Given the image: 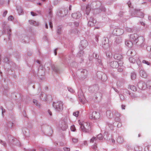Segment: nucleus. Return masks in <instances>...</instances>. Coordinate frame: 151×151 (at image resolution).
<instances>
[{
    "instance_id": "obj_1",
    "label": "nucleus",
    "mask_w": 151,
    "mask_h": 151,
    "mask_svg": "<svg viewBox=\"0 0 151 151\" xmlns=\"http://www.w3.org/2000/svg\"><path fill=\"white\" fill-rule=\"evenodd\" d=\"M99 90V86L97 84L91 86L88 88V90L90 92L95 94L93 98V99L96 102L99 101L98 100V99H100L102 96V94L100 92H98Z\"/></svg>"
},
{
    "instance_id": "obj_2",
    "label": "nucleus",
    "mask_w": 151,
    "mask_h": 151,
    "mask_svg": "<svg viewBox=\"0 0 151 151\" xmlns=\"http://www.w3.org/2000/svg\"><path fill=\"white\" fill-rule=\"evenodd\" d=\"M79 124L80 125L81 131L84 132L89 133L91 132V127L90 124L87 122L79 121Z\"/></svg>"
},
{
    "instance_id": "obj_3",
    "label": "nucleus",
    "mask_w": 151,
    "mask_h": 151,
    "mask_svg": "<svg viewBox=\"0 0 151 151\" xmlns=\"http://www.w3.org/2000/svg\"><path fill=\"white\" fill-rule=\"evenodd\" d=\"M52 105L55 111L57 112L61 111L63 109V104L61 101L53 102Z\"/></svg>"
},
{
    "instance_id": "obj_4",
    "label": "nucleus",
    "mask_w": 151,
    "mask_h": 151,
    "mask_svg": "<svg viewBox=\"0 0 151 151\" xmlns=\"http://www.w3.org/2000/svg\"><path fill=\"white\" fill-rule=\"evenodd\" d=\"M69 119L67 117H65L61 121L59 125V127L63 131L66 130L68 128V122Z\"/></svg>"
},
{
    "instance_id": "obj_5",
    "label": "nucleus",
    "mask_w": 151,
    "mask_h": 151,
    "mask_svg": "<svg viewBox=\"0 0 151 151\" xmlns=\"http://www.w3.org/2000/svg\"><path fill=\"white\" fill-rule=\"evenodd\" d=\"M87 71L85 69H80L78 70L76 72V75L78 77L85 78L87 76Z\"/></svg>"
},
{
    "instance_id": "obj_6",
    "label": "nucleus",
    "mask_w": 151,
    "mask_h": 151,
    "mask_svg": "<svg viewBox=\"0 0 151 151\" xmlns=\"http://www.w3.org/2000/svg\"><path fill=\"white\" fill-rule=\"evenodd\" d=\"M140 9H135L132 10L131 13V15L132 17H135L136 16L138 17L142 18L144 16V13L141 12Z\"/></svg>"
},
{
    "instance_id": "obj_7",
    "label": "nucleus",
    "mask_w": 151,
    "mask_h": 151,
    "mask_svg": "<svg viewBox=\"0 0 151 151\" xmlns=\"http://www.w3.org/2000/svg\"><path fill=\"white\" fill-rule=\"evenodd\" d=\"M8 142L11 145V144L17 145L21 146L19 141L17 139L14 138L11 135H8Z\"/></svg>"
},
{
    "instance_id": "obj_8",
    "label": "nucleus",
    "mask_w": 151,
    "mask_h": 151,
    "mask_svg": "<svg viewBox=\"0 0 151 151\" xmlns=\"http://www.w3.org/2000/svg\"><path fill=\"white\" fill-rule=\"evenodd\" d=\"M78 93L79 101L82 104H84L86 102V101L82 91L81 89L79 90Z\"/></svg>"
},
{
    "instance_id": "obj_9",
    "label": "nucleus",
    "mask_w": 151,
    "mask_h": 151,
    "mask_svg": "<svg viewBox=\"0 0 151 151\" xmlns=\"http://www.w3.org/2000/svg\"><path fill=\"white\" fill-rule=\"evenodd\" d=\"M135 44L140 47H143L145 45L144 38L142 36H139Z\"/></svg>"
},
{
    "instance_id": "obj_10",
    "label": "nucleus",
    "mask_w": 151,
    "mask_h": 151,
    "mask_svg": "<svg viewBox=\"0 0 151 151\" xmlns=\"http://www.w3.org/2000/svg\"><path fill=\"white\" fill-rule=\"evenodd\" d=\"M123 63L122 61L119 60L118 62L115 61H111L109 64L112 68H117L119 65L121 66Z\"/></svg>"
},
{
    "instance_id": "obj_11",
    "label": "nucleus",
    "mask_w": 151,
    "mask_h": 151,
    "mask_svg": "<svg viewBox=\"0 0 151 151\" xmlns=\"http://www.w3.org/2000/svg\"><path fill=\"white\" fill-rule=\"evenodd\" d=\"M97 75L99 79H101L103 81H105L107 79L106 75L101 72H98L97 73Z\"/></svg>"
},
{
    "instance_id": "obj_12",
    "label": "nucleus",
    "mask_w": 151,
    "mask_h": 151,
    "mask_svg": "<svg viewBox=\"0 0 151 151\" xmlns=\"http://www.w3.org/2000/svg\"><path fill=\"white\" fill-rule=\"evenodd\" d=\"M100 117L99 113L96 111H93L89 116V118L91 119H97Z\"/></svg>"
},
{
    "instance_id": "obj_13",
    "label": "nucleus",
    "mask_w": 151,
    "mask_h": 151,
    "mask_svg": "<svg viewBox=\"0 0 151 151\" xmlns=\"http://www.w3.org/2000/svg\"><path fill=\"white\" fill-rule=\"evenodd\" d=\"M88 45L87 41L84 40L81 41L80 44L79 46V48L80 50H83Z\"/></svg>"
},
{
    "instance_id": "obj_14",
    "label": "nucleus",
    "mask_w": 151,
    "mask_h": 151,
    "mask_svg": "<svg viewBox=\"0 0 151 151\" xmlns=\"http://www.w3.org/2000/svg\"><path fill=\"white\" fill-rule=\"evenodd\" d=\"M139 36L137 34H131L130 36V40L133 43L135 44Z\"/></svg>"
},
{
    "instance_id": "obj_15",
    "label": "nucleus",
    "mask_w": 151,
    "mask_h": 151,
    "mask_svg": "<svg viewBox=\"0 0 151 151\" xmlns=\"http://www.w3.org/2000/svg\"><path fill=\"white\" fill-rule=\"evenodd\" d=\"M137 86L139 89L142 90L145 89L147 87L146 83L145 82L142 81L139 82L138 83Z\"/></svg>"
},
{
    "instance_id": "obj_16",
    "label": "nucleus",
    "mask_w": 151,
    "mask_h": 151,
    "mask_svg": "<svg viewBox=\"0 0 151 151\" xmlns=\"http://www.w3.org/2000/svg\"><path fill=\"white\" fill-rule=\"evenodd\" d=\"M113 32L116 35L118 36L122 34L124 32V30L122 29L116 28L114 29Z\"/></svg>"
},
{
    "instance_id": "obj_17",
    "label": "nucleus",
    "mask_w": 151,
    "mask_h": 151,
    "mask_svg": "<svg viewBox=\"0 0 151 151\" xmlns=\"http://www.w3.org/2000/svg\"><path fill=\"white\" fill-rule=\"evenodd\" d=\"M115 120L116 122H114V126L118 127H120L122 125L121 122H120V119L119 117H115Z\"/></svg>"
},
{
    "instance_id": "obj_18",
    "label": "nucleus",
    "mask_w": 151,
    "mask_h": 151,
    "mask_svg": "<svg viewBox=\"0 0 151 151\" xmlns=\"http://www.w3.org/2000/svg\"><path fill=\"white\" fill-rule=\"evenodd\" d=\"M96 22V21L93 18L91 17L89 20L88 22V25L89 26L92 27L95 25V24Z\"/></svg>"
},
{
    "instance_id": "obj_19",
    "label": "nucleus",
    "mask_w": 151,
    "mask_h": 151,
    "mask_svg": "<svg viewBox=\"0 0 151 151\" xmlns=\"http://www.w3.org/2000/svg\"><path fill=\"white\" fill-rule=\"evenodd\" d=\"M72 17L74 19H78L81 16V14L79 12L73 13L71 15Z\"/></svg>"
},
{
    "instance_id": "obj_20",
    "label": "nucleus",
    "mask_w": 151,
    "mask_h": 151,
    "mask_svg": "<svg viewBox=\"0 0 151 151\" xmlns=\"http://www.w3.org/2000/svg\"><path fill=\"white\" fill-rule=\"evenodd\" d=\"M139 74L141 77L144 78H146L147 76L146 72L145 70L142 69H141L140 70Z\"/></svg>"
},
{
    "instance_id": "obj_21",
    "label": "nucleus",
    "mask_w": 151,
    "mask_h": 151,
    "mask_svg": "<svg viewBox=\"0 0 151 151\" xmlns=\"http://www.w3.org/2000/svg\"><path fill=\"white\" fill-rule=\"evenodd\" d=\"M114 58L116 60H120L122 58V55L121 54L116 53L114 55Z\"/></svg>"
},
{
    "instance_id": "obj_22",
    "label": "nucleus",
    "mask_w": 151,
    "mask_h": 151,
    "mask_svg": "<svg viewBox=\"0 0 151 151\" xmlns=\"http://www.w3.org/2000/svg\"><path fill=\"white\" fill-rule=\"evenodd\" d=\"M3 62H5L6 63V64H10L9 67H10L11 64L10 63H12V62H11L10 61L9 59V58L7 56L5 57L3 59Z\"/></svg>"
},
{
    "instance_id": "obj_23",
    "label": "nucleus",
    "mask_w": 151,
    "mask_h": 151,
    "mask_svg": "<svg viewBox=\"0 0 151 151\" xmlns=\"http://www.w3.org/2000/svg\"><path fill=\"white\" fill-rule=\"evenodd\" d=\"M133 42L130 40V41L127 40L125 42L126 45L129 48H131L133 46Z\"/></svg>"
},
{
    "instance_id": "obj_24",
    "label": "nucleus",
    "mask_w": 151,
    "mask_h": 151,
    "mask_svg": "<svg viewBox=\"0 0 151 151\" xmlns=\"http://www.w3.org/2000/svg\"><path fill=\"white\" fill-rule=\"evenodd\" d=\"M6 32H7V33L8 35V39L9 40L10 39V37L11 35V30L10 28L9 27V26L6 27Z\"/></svg>"
},
{
    "instance_id": "obj_25",
    "label": "nucleus",
    "mask_w": 151,
    "mask_h": 151,
    "mask_svg": "<svg viewBox=\"0 0 151 151\" xmlns=\"http://www.w3.org/2000/svg\"><path fill=\"white\" fill-rule=\"evenodd\" d=\"M47 129L49 131V132L48 133L47 131H46L45 132L47 134V135L49 136H50L51 135L52 131L51 128L48 126L47 127Z\"/></svg>"
},
{
    "instance_id": "obj_26",
    "label": "nucleus",
    "mask_w": 151,
    "mask_h": 151,
    "mask_svg": "<svg viewBox=\"0 0 151 151\" xmlns=\"http://www.w3.org/2000/svg\"><path fill=\"white\" fill-rule=\"evenodd\" d=\"M91 10V6L89 5H87L86 6V13L87 15H88L90 12Z\"/></svg>"
},
{
    "instance_id": "obj_27",
    "label": "nucleus",
    "mask_w": 151,
    "mask_h": 151,
    "mask_svg": "<svg viewBox=\"0 0 151 151\" xmlns=\"http://www.w3.org/2000/svg\"><path fill=\"white\" fill-rule=\"evenodd\" d=\"M83 54L84 52L83 51V50H81L77 53V57H81L83 56Z\"/></svg>"
},
{
    "instance_id": "obj_28",
    "label": "nucleus",
    "mask_w": 151,
    "mask_h": 151,
    "mask_svg": "<svg viewBox=\"0 0 151 151\" xmlns=\"http://www.w3.org/2000/svg\"><path fill=\"white\" fill-rule=\"evenodd\" d=\"M106 116L109 118H110L113 116V114L110 110L107 111L106 112Z\"/></svg>"
},
{
    "instance_id": "obj_29",
    "label": "nucleus",
    "mask_w": 151,
    "mask_h": 151,
    "mask_svg": "<svg viewBox=\"0 0 151 151\" xmlns=\"http://www.w3.org/2000/svg\"><path fill=\"white\" fill-rule=\"evenodd\" d=\"M117 142L120 144L124 142L123 138L121 136H119L117 139Z\"/></svg>"
},
{
    "instance_id": "obj_30",
    "label": "nucleus",
    "mask_w": 151,
    "mask_h": 151,
    "mask_svg": "<svg viewBox=\"0 0 151 151\" xmlns=\"http://www.w3.org/2000/svg\"><path fill=\"white\" fill-rule=\"evenodd\" d=\"M124 29L126 31L128 32H133L134 31V29H133L127 27H125L124 28Z\"/></svg>"
},
{
    "instance_id": "obj_31",
    "label": "nucleus",
    "mask_w": 151,
    "mask_h": 151,
    "mask_svg": "<svg viewBox=\"0 0 151 151\" xmlns=\"http://www.w3.org/2000/svg\"><path fill=\"white\" fill-rule=\"evenodd\" d=\"M29 23L32 25H34V26H37L39 25V23L38 22H37L35 21H34L33 20H30L29 21Z\"/></svg>"
},
{
    "instance_id": "obj_32",
    "label": "nucleus",
    "mask_w": 151,
    "mask_h": 151,
    "mask_svg": "<svg viewBox=\"0 0 151 151\" xmlns=\"http://www.w3.org/2000/svg\"><path fill=\"white\" fill-rule=\"evenodd\" d=\"M17 9L19 15H21V13L23 12L22 8L20 6H17Z\"/></svg>"
},
{
    "instance_id": "obj_33",
    "label": "nucleus",
    "mask_w": 151,
    "mask_h": 151,
    "mask_svg": "<svg viewBox=\"0 0 151 151\" xmlns=\"http://www.w3.org/2000/svg\"><path fill=\"white\" fill-rule=\"evenodd\" d=\"M129 95L130 96V98L132 99H135L137 97V96L132 92L129 93Z\"/></svg>"
},
{
    "instance_id": "obj_34",
    "label": "nucleus",
    "mask_w": 151,
    "mask_h": 151,
    "mask_svg": "<svg viewBox=\"0 0 151 151\" xmlns=\"http://www.w3.org/2000/svg\"><path fill=\"white\" fill-rule=\"evenodd\" d=\"M115 42L116 43L118 44L121 43L122 42V39L119 36L117 37L116 38Z\"/></svg>"
},
{
    "instance_id": "obj_35",
    "label": "nucleus",
    "mask_w": 151,
    "mask_h": 151,
    "mask_svg": "<svg viewBox=\"0 0 151 151\" xmlns=\"http://www.w3.org/2000/svg\"><path fill=\"white\" fill-rule=\"evenodd\" d=\"M136 77V74L134 72H132L131 73V77L132 80H134Z\"/></svg>"
},
{
    "instance_id": "obj_36",
    "label": "nucleus",
    "mask_w": 151,
    "mask_h": 151,
    "mask_svg": "<svg viewBox=\"0 0 151 151\" xmlns=\"http://www.w3.org/2000/svg\"><path fill=\"white\" fill-rule=\"evenodd\" d=\"M145 151H151V145L146 146L144 148Z\"/></svg>"
},
{
    "instance_id": "obj_37",
    "label": "nucleus",
    "mask_w": 151,
    "mask_h": 151,
    "mask_svg": "<svg viewBox=\"0 0 151 151\" xmlns=\"http://www.w3.org/2000/svg\"><path fill=\"white\" fill-rule=\"evenodd\" d=\"M106 55L109 58H111L112 56V53L109 51H107L106 52Z\"/></svg>"
},
{
    "instance_id": "obj_38",
    "label": "nucleus",
    "mask_w": 151,
    "mask_h": 151,
    "mask_svg": "<svg viewBox=\"0 0 151 151\" xmlns=\"http://www.w3.org/2000/svg\"><path fill=\"white\" fill-rule=\"evenodd\" d=\"M96 64L98 66L101 65H102L101 60L100 59L97 58L96 59Z\"/></svg>"
},
{
    "instance_id": "obj_39",
    "label": "nucleus",
    "mask_w": 151,
    "mask_h": 151,
    "mask_svg": "<svg viewBox=\"0 0 151 151\" xmlns=\"http://www.w3.org/2000/svg\"><path fill=\"white\" fill-rule=\"evenodd\" d=\"M129 61L132 63H135L136 60L133 57H130L129 58Z\"/></svg>"
},
{
    "instance_id": "obj_40",
    "label": "nucleus",
    "mask_w": 151,
    "mask_h": 151,
    "mask_svg": "<svg viewBox=\"0 0 151 151\" xmlns=\"http://www.w3.org/2000/svg\"><path fill=\"white\" fill-rule=\"evenodd\" d=\"M13 122V121L11 122L9 120L8 121L7 125L8 127L9 128H11L13 126V124H14Z\"/></svg>"
},
{
    "instance_id": "obj_41",
    "label": "nucleus",
    "mask_w": 151,
    "mask_h": 151,
    "mask_svg": "<svg viewBox=\"0 0 151 151\" xmlns=\"http://www.w3.org/2000/svg\"><path fill=\"white\" fill-rule=\"evenodd\" d=\"M129 87L130 89L133 91H136L137 90V88L136 87L134 86H132V85H129Z\"/></svg>"
},
{
    "instance_id": "obj_42",
    "label": "nucleus",
    "mask_w": 151,
    "mask_h": 151,
    "mask_svg": "<svg viewBox=\"0 0 151 151\" xmlns=\"http://www.w3.org/2000/svg\"><path fill=\"white\" fill-rule=\"evenodd\" d=\"M40 97L41 99L43 100H45L46 99V95L44 93L42 94Z\"/></svg>"
},
{
    "instance_id": "obj_43",
    "label": "nucleus",
    "mask_w": 151,
    "mask_h": 151,
    "mask_svg": "<svg viewBox=\"0 0 151 151\" xmlns=\"http://www.w3.org/2000/svg\"><path fill=\"white\" fill-rule=\"evenodd\" d=\"M102 47L105 49H107L109 47V44H102Z\"/></svg>"
},
{
    "instance_id": "obj_44",
    "label": "nucleus",
    "mask_w": 151,
    "mask_h": 151,
    "mask_svg": "<svg viewBox=\"0 0 151 151\" xmlns=\"http://www.w3.org/2000/svg\"><path fill=\"white\" fill-rule=\"evenodd\" d=\"M147 87V88L151 89V81H149L147 82L146 83Z\"/></svg>"
},
{
    "instance_id": "obj_45",
    "label": "nucleus",
    "mask_w": 151,
    "mask_h": 151,
    "mask_svg": "<svg viewBox=\"0 0 151 151\" xmlns=\"http://www.w3.org/2000/svg\"><path fill=\"white\" fill-rule=\"evenodd\" d=\"M62 29L61 27H58L56 29V31L57 33L58 34H60L61 33V32Z\"/></svg>"
},
{
    "instance_id": "obj_46",
    "label": "nucleus",
    "mask_w": 151,
    "mask_h": 151,
    "mask_svg": "<svg viewBox=\"0 0 151 151\" xmlns=\"http://www.w3.org/2000/svg\"><path fill=\"white\" fill-rule=\"evenodd\" d=\"M51 68L53 71L57 72H58V69L54 65H51Z\"/></svg>"
},
{
    "instance_id": "obj_47",
    "label": "nucleus",
    "mask_w": 151,
    "mask_h": 151,
    "mask_svg": "<svg viewBox=\"0 0 151 151\" xmlns=\"http://www.w3.org/2000/svg\"><path fill=\"white\" fill-rule=\"evenodd\" d=\"M33 102L34 104L36 106L39 107L40 105L38 103L37 101L35 99H33Z\"/></svg>"
},
{
    "instance_id": "obj_48",
    "label": "nucleus",
    "mask_w": 151,
    "mask_h": 151,
    "mask_svg": "<svg viewBox=\"0 0 151 151\" xmlns=\"http://www.w3.org/2000/svg\"><path fill=\"white\" fill-rule=\"evenodd\" d=\"M109 40L108 38H104V40L102 42V44H106V43L109 44Z\"/></svg>"
},
{
    "instance_id": "obj_49",
    "label": "nucleus",
    "mask_w": 151,
    "mask_h": 151,
    "mask_svg": "<svg viewBox=\"0 0 151 151\" xmlns=\"http://www.w3.org/2000/svg\"><path fill=\"white\" fill-rule=\"evenodd\" d=\"M97 139H99V140H101L103 139V137L102 134H100L98 135L97 136Z\"/></svg>"
},
{
    "instance_id": "obj_50",
    "label": "nucleus",
    "mask_w": 151,
    "mask_h": 151,
    "mask_svg": "<svg viewBox=\"0 0 151 151\" xmlns=\"http://www.w3.org/2000/svg\"><path fill=\"white\" fill-rule=\"evenodd\" d=\"M96 140L97 139L96 137H93L90 139V142L93 143L94 141H96Z\"/></svg>"
},
{
    "instance_id": "obj_51",
    "label": "nucleus",
    "mask_w": 151,
    "mask_h": 151,
    "mask_svg": "<svg viewBox=\"0 0 151 151\" xmlns=\"http://www.w3.org/2000/svg\"><path fill=\"white\" fill-rule=\"evenodd\" d=\"M119 96L120 99L121 100L124 101L125 100V98L123 95L122 94H119Z\"/></svg>"
},
{
    "instance_id": "obj_52",
    "label": "nucleus",
    "mask_w": 151,
    "mask_h": 151,
    "mask_svg": "<svg viewBox=\"0 0 151 151\" xmlns=\"http://www.w3.org/2000/svg\"><path fill=\"white\" fill-rule=\"evenodd\" d=\"M79 113V111H77L73 112V115L76 117H78V116Z\"/></svg>"
},
{
    "instance_id": "obj_53",
    "label": "nucleus",
    "mask_w": 151,
    "mask_h": 151,
    "mask_svg": "<svg viewBox=\"0 0 151 151\" xmlns=\"http://www.w3.org/2000/svg\"><path fill=\"white\" fill-rule=\"evenodd\" d=\"M142 63H143L145 64L148 65H150V63L148 61H147L145 60H143L142 61Z\"/></svg>"
},
{
    "instance_id": "obj_54",
    "label": "nucleus",
    "mask_w": 151,
    "mask_h": 151,
    "mask_svg": "<svg viewBox=\"0 0 151 151\" xmlns=\"http://www.w3.org/2000/svg\"><path fill=\"white\" fill-rule=\"evenodd\" d=\"M6 25V22H3V24L2 25V26L3 27V29H4V30L3 31H4V32H6V31L5 30L6 29L5 28V27Z\"/></svg>"
},
{
    "instance_id": "obj_55",
    "label": "nucleus",
    "mask_w": 151,
    "mask_h": 151,
    "mask_svg": "<svg viewBox=\"0 0 151 151\" xmlns=\"http://www.w3.org/2000/svg\"><path fill=\"white\" fill-rule=\"evenodd\" d=\"M76 128L74 125H72L70 127V130L71 131L74 132L76 130Z\"/></svg>"
},
{
    "instance_id": "obj_56",
    "label": "nucleus",
    "mask_w": 151,
    "mask_h": 151,
    "mask_svg": "<svg viewBox=\"0 0 151 151\" xmlns=\"http://www.w3.org/2000/svg\"><path fill=\"white\" fill-rule=\"evenodd\" d=\"M36 150L34 149H26V148H24V151H36Z\"/></svg>"
},
{
    "instance_id": "obj_57",
    "label": "nucleus",
    "mask_w": 151,
    "mask_h": 151,
    "mask_svg": "<svg viewBox=\"0 0 151 151\" xmlns=\"http://www.w3.org/2000/svg\"><path fill=\"white\" fill-rule=\"evenodd\" d=\"M68 91L71 93H73L74 92V90L70 87H68Z\"/></svg>"
},
{
    "instance_id": "obj_58",
    "label": "nucleus",
    "mask_w": 151,
    "mask_h": 151,
    "mask_svg": "<svg viewBox=\"0 0 151 151\" xmlns=\"http://www.w3.org/2000/svg\"><path fill=\"white\" fill-rule=\"evenodd\" d=\"M107 124L111 129H113V125L112 124L108 123Z\"/></svg>"
},
{
    "instance_id": "obj_59",
    "label": "nucleus",
    "mask_w": 151,
    "mask_h": 151,
    "mask_svg": "<svg viewBox=\"0 0 151 151\" xmlns=\"http://www.w3.org/2000/svg\"><path fill=\"white\" fill-rule=\"evenodd\" d=\"M114 116L115 117H120V114L117 112H115L114 113Z\"/></svg>"
},
{
    "instance_id": "obj_60",
    "label": "nucleus",
    "mask_w": 151,
    "mask_h": 151,
    "mask_svg": "<svg viewBox=\"0 0 151 151\" xmlns=\"http://www.w3.org/2000/svg\"><path fill=\"white\" fill-rule=\"evenodd\" d=\"M0 143L4 146H6V143L4 141H2V140L0 139Z\"/></svg>"
},
{
    "instance_id": "obj_61",
    "label": "nucleus",
    "mask_w": 151,
    "mask_h": 151,
    "mask_svg": "<svg viewBox=\"0 0 151 151\" xmlns=\"http://www.w3.org/2000/svg\"><path fill=\"white\" fill-rule=\"evenodd\" d=\"M81 145L82 146H83V145H88L87 141H84L83 142V143L81 144Z\"/></svg>"
},
{
    "instance_id": "obj_62",
    "label": "nucleus",
    "mask_w": 151,
    "mask_h": 151,
    "mask_svg": "<svg viewBox=\"0 0 151 151\" xmlns=\"http://www.w3.org/2000/svg\"><path fill=\"white\" fill-rule=\"evenodd\" d=\"M62 11H60V12H58L57 13V14L59 16H60V17H63L64 16V15H62L61 14L62 13Z\"/></svg>"
},
{
    "instance_id": "obj_63",
    "label": "nucleus",
    "mask_w": 151,
    "mask_h": 151,
    "mask_svg": "<svg viewBox=\"0 0 151 151\" xmlns=\"http://www.w3.org/2000/svg\"><path fill=\"white\" fill-rule=\"evenodd\" d=\"M13 19L14 18L13 16L12 15H10L9 17L8 18V20H9L12 21Z\"/></svg>"
},
{
    "instance_id": "obj_64",
    "label": "nucleus",
    "mask_w": 151,
    "mask_h": 151,
    "mask_svg": "<svg viewBox=\"0 0 151 151\" xmlns=\"http://www.w3.org/2000/svg\"><path fill=\"white\" fill-rule=\"evenodd\" d=\"M63 150L65 151H70V148L67 147H65L63 148Z\"/></svg>"
}]
</instances>
